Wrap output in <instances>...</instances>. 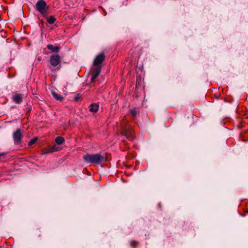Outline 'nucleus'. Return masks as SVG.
Masks as SVG:
<instances>
[{
  "label": "nucleus",
  "instance_id": "obj_1",
  "mask_svg": "<svg viewBox=\"0 0 248 248\" xmlns=\"http://www.w3.org/2000/svg\"><path fill=\"white\" fill-rule=\"evenodd\" d=\"M121 134L125 136L127 140L132 141L135 138L134 132L133 128L128 125V121L123 120L121 124Z\"/></svg>",
  "mask_w": 248,
  "mask_h": 248
},
{
  "label": "nucleus",
  "instance_id": "obj_2",
  "mask_svg": "<svg viewBox=\"0 0 248 248\" xmlns=\"http://www.w3.org/2000/svg\"><path fill=\"white\" fill-rule=\"evenodd\" d=\"M83 159L85 162L94 165H99L106 161L105 157L100 154H87L84 155Z\"/></svg>",
  "mask_w": 248,
  "mask_h": 248
},
{
  "label": "nucleus",
  "instance_id": "obj_3",
  "mask_svg": "<svg viewBox=\"0 0 248 248\" xmlns=\"http://www.w3.org/2000/svg\"><path fill=\"white\" fill-rule=\"evenodd\" d=\"M35 8L43 16L46 15L48 7L44 0H39L36 4Z\"/></svg>",
  "mask_w": 248,
  "mask_h": 248
},
{
  "label": "nucleus",
  "instance_id": "obj_4",
  "mask_svg": "<svg viewBox=\"0 0 248 248\" xmlns=\"http://www.w3.org/2000/svg\"><path fill=\"white\" fill-rule=\"evenodd\" d=\"M14 143L16 144H19L21 143V140L23 136L21 133L20 129H17L13 135Z\"/></svg>",
  "mask_w": 248,
  "mask_h": 248
},
{
  "label": "nucleus",
  "instance_id": "obj_5",
  "mask_svg": "<svg viewBox=\"0 0 248 248\" xmlns=\"http://www.w3.org/2000/svg\"><path fill=\"white\" fill-rule=\"evenodd\" d=\"M105 55L104 53H101L97 55L94 61H93V65L96 66H101V63L105 61Z\"/></svg>",
  "mask_w": 248,
  "mask_h": 248
},
{
  "label": "nucleus",
  "instance_id": "obj_6",
  "mask_svg": "<svg viewBox=\"0 0 248 248\" xmlns=\"http://www.w3.org/2000/svg\"><path fill=\"white\" fill-rule=\"evenodd\" d=\"M61 57L58 54H54L50 57V63L53 66H57L60 63Z\"/></svg>",
  "mask_w": 248,
  "mask_h": 248
},
{
  "label": "nucleus",
  "instance_id": "obj_7",
  "mask_svg": "<svg viewBox=\"0 0 248 248\" xmlns=\"http://www.w3.org/2000/svg\"><path fill=\"white\" fill-rule=\"evenodd\" d=\"M101 66H97V67L93 68L91 72L92 78L91 82H94L96 78L99 76L101 72Z\"/></svg>",
  "mask_w": 248,
  "mask_h": 248
},
{
  "label": "nucleus",
  "instance_id": "obj_8",
  "mask_svg": "<svg viewBox=\"0 0 248 248\" xmlns=\"http://www.w3.org/2000/svg\"><path fill=\"white\" fill-rule=\"evenodd\" d=\"M61 150V148L57 147L54 145L53 146H49L46 148H44L43 150L44 154H48L50 153L55 152Z\"/></svg>",
  "mask_w": 248,
  "mask_h": 248
},
{
  "label": "nucleus",
  "instance_id": "obj_9",
  "mask_svg": "<svg viewBox=\"0 0 248 248\" xmlns=\"http://www.w3.org/2000/svg\"><path fill=\"white\" fill-rule=\"evenodd\" d=\"M12 100L16 104H20L23 101V94L16 93L13 96Z\"/></svg>",
  "mask_w": 248,
  "mask_h": 248
},
{
  "label": "nucleus",
  "instance_id": "obj_10",
  "mask_svg": "<svg viewBox=\"0 0 248 248\" xmlns=\"http://www.w3.org/2000/svg\"><path fill=\"white\" fill-rule=\"evenodd\" d=\"M99 105L96 103H93L89 106V111L91 112L96 113L98 111Z\"/></svg>",
  "mask_w": 248,
  "mask_h": 248
},
{
  "label": "nucleus",
  "instance_id": "obj_11",
  "mask_svg": "<svg viewBox=\"0 0 248 248\" xmlns=\"http://www.w3.org/2000/svg\"><path fill=\"white\" fill-rule=\"evenodd\" d=\"M47 48L51 51L52 52H58L60 51V47L56 46H54L52 45L48 44L47 45Z\"/></svg>",
  "mask_w": 248,
  "mask_h": 248
},
{
  "label": "nucleus",
  "instance_id": "obj_12",
  "mask_svg": "<svg viewBox=\"0 0 248 248\" xmlns=\"http://www.w3.org/2000/svg\"><path fill=\"white\" fill-rule=\"evenodd\" d=\"M52 94L53 95V97L57 100L61 101H62L63 99V97L62 95L55 92L52 91Z\"/></svg>",
  "mask_w": 248,
  "mask_h": 248
},
{
  "label": "nucleus",
  "instance_id": "obj_13",
  "mask_svg": "<svg viewBox=\"0 0 248 248\" xmlns=\"http://www.w3.org/2000/svg\"><path fill=\"white\" fill-rule=\"evenodd\" d=\"M139 48L135 47L133 49H131L130 53H131V55H133V56H138L140 55V52H139Z\"/></svg>",
  "mask_w": 248,
  "mask_h": 248
},
{
  "label": "nucleus",
  "instance_id": "obj_14",
  "mask_svg": "<svg viewBox=\"0 0 248 248\" xmlns=\"http://www.w3.org/2000/svg\"><path fill=\"white\" fill-rule=\"evenodd\" d=\"M64 141V139L62 137L59 136L55 139L56 143L59 145L62 144Z\"/></svg>",
  "mask_w": 248,
  "mask_h": 248
},
{
  "label": "nucleus",
  "instance_id": "obj_15",
  "mask_svg": "<svg viewBox=\"0 0 248 248\" xmlns=\"http://www.w3.org/2000/svg\"><path fill=\"white\" fill-rule=\"evenodd\" d=\"M56 20V18L54 17L51 16L47 18V22L50 24H53L55 21Z\"/></svg>",
  "mask_w": 248,
  "mask_h": 248
},
{
  "label": "nucleus",
  "instance_id": "obj_16",
  "mask_svg": "<svg viewBox=\"0 0 248 248\" xmlns=\"http://www.w3.org/2000/svg\"><path fill=\"white\" fill-rule=\"evenodd\" d=\"M130 244L133 248H136L137 246L139 245V242L136 241H131Z\"/></svg>",
  "mask_w": 248,
  "mask_h": 248
},
{
  "label": "nucleus",
  "instance_id": "obj_17",
  "mask_svg": "<svg viewBox=\"0 0 248 248\" xmlns=\"http://www.w3.org/2000/svg\"><path fill=\"white\" fill-rule=\"evenodd\" d=\"M130 113L134 118H135L137 115V111L136 108L131 109L130 110Z\"/></svg>",
  "mask_w": 248,
  "mask_h": 248
},
{
  "label": "nucleus",
  "instance_id": "obj_18",
  "mask_svg": "<svg viewBox=\"0 0 248 248\" xmlns=\"http://www.w3.org/2000/svg\"><path fill=\"white\" fill-rule=\"evenodd\" d=\"M37 140V138H34L31 139V140H30V141L29 142V145L31 146L32 144H34L36 142Z\"/></svg>",
  "mask_w": 248,
  "mask_h": 248
},
{
  "label": "nucleus",
  "instance_id": "obj_19",
  "mask_svg": "<svg viewBox=\"0 0 248 248\" xmlns=\"http://www.w3.org/2000/svg\"><path fill=\"white\" fill-rule=\"evenodd\" d=\"M3 155H4V154H0V156H2Z\"/></svg>",
  "mask_w": 248,
  "mask_h": 248
},
{
  "label": "nucleus",
  "instance_id": "obj_20",
  "mask_svg": "<svg viewBox=\"0 0 248 248\" xmlns=\"http://www.w3.org/2000/svg\"><path fill=\"white\" fill-rule=\"evenodd\" d=\"M77 99H78V97H76V98H75V100H77Z\"/></svg>",
  "mask_w": 248,
  "mask_h": 248
},
{
  "label": "nucleus",
  "instance_id": "obj_21",
  "mask_svg": "<svg viewBox=\"0 0 248 248\" xmlns=\"http://www.w3.org/2000/svg\"><path fill=\"white\" fill-rule=\"evenodd\" d=\"M77 99H78V97H76V98H75V100H77Z\"/></svg>",
  "mask_w": 248,
  "mask_h": 248
}]
</instances>
